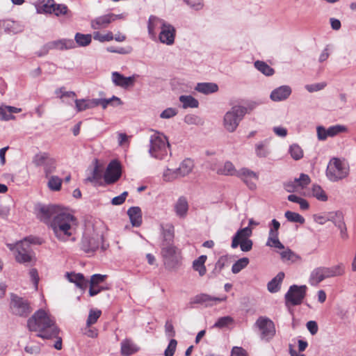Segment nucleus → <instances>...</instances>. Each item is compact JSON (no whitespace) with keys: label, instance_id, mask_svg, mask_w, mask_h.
<instances>
[{"label":"nucleus","instance_id":"c9c22d12","mask_svg":"<svg viewBox=\"0 0 356 356\" xmlns=\"http://www.w3.org/2000/svg\"><path fill=\"white\" fill-rule=\"evenodd\" d=\"M74 40L79 46L86 47L91 42L92 35L90 34L76 33L74 36Z\"/></svg>","mask_w":356,"mask_h":356},{"label":"nucleus","instance_id":"72a5a7b5","mask_svg":"<svg viewBox=\"0 0 356 356\" xmlns=\"http://www.w3.org/2000/svg\"><path fill=\"white\" fill-rule=\"evenodd\" d=\"M254 67L262 74L266 76H272L275 73V70L270 66L264 61L257 60L254 62Z\"/></svg>","mask_w":356,"mask_h":356},{"label":"nucleus","instance_id":"ea45409f","mask_svg":"<svg viewBox=\"0 0 356 356\" xmlns=\"http://www.w3.org/2000/svg\"><path fill=\"white\" fill-rule=\"evenodd\" d=\"M49 157L47 152H39L33 156L32 162L37 167L42 166Z\"/></svg>","mask_w":356,"mask_h":356},{"label":"nucleus","instance_id":"0e129e2a","mask_svg":"<svg viewBox=\"0 0 356 356\" xmlns=\"http://www.w3.org/2000/svg\"><path fill=\"white\" fill-rule=\"evenodd\" d=\"M177 345V341L175 339H172L170 341L167 348L165 350L164 355L165 356H173V355L175 352V350H176Z\"/></svg>","mask_w":356,"mask_h":356},{"label":"nucleus","instance_id":"39448f33","mask_svg":"<svg viewBox=\"0 0 356 356\" xmlns=\"http://www.w3.org/2000/svg\"><path fill=\"white\" fill-rule=\"evenodd\" d=\"M248 113V108L241 105H235L227 111L223 117L222 124L229 133L235 131L241 121Z\"/></svg>","mask_w":356,"mask_h":356},{"label":"nucleus","instance_id":"5fc2aeb1","mask_svg":"<svg viewBox=\"0 0 356 356\" xmlns=\"http://www.w3.org/2000/svg\"><path fill=\"white\" fill-rule=\"evenodd\" d=\"M284 188L288 193H299L301 191L296 179L284 183Z\"/></svg>","mask_w":356,"mask_h":356},{"label":"nucleus","instance_id":"f257e3e1","mask_svg":"<svg viewBox=\"0 0 356 356\" xmlns=\"http://www.w3.org/2000/svg\"><path fill=\"white\" fill-rule=\"evenodd\" d=\"M35 210L37 218L52 229L58 241L65 242L72 236L76 218L65 208L58 204H39Z\"/></svg>","mask_w":356,"mask_h":356},{"label":"nucleus","instance_id":"dca6fc26","mask_svg":"<svg viewBox=\"0 0 356 356\" xmlns=\"http://www.w3.org/2000/svg\"><path fill=\"white\" fill-rule=\"evenodd\" d=\"M237 177L247 185L249 189L252 191L256 189L257 184L255 181L259 179V176L256 172L243 168L238 171Z\"/></svg>","mask_w":356,"mask_h":356},{"label":"nucleus","instance_id":"9d476101","mask_svg":"<svg viewBox=\"0 0 356 356\" xmlns=\"http://www.w3.org/2000/svg\"><path fill=\"white\" fill-rule=\"evenodd\" d=\"M103 235L99 233H85L81 242V249L86 253H93L99 247L101 241H103Z\"/></svg>","mask_w":356,"mask_h":356},{"label":"nucleus","instance_id":"412c9836","mask_svg":"<svg viewBox=\"0 0 356 356\" xmlns=\"http://www.w3.org/2000/svg\"><path fill=\"white\" fill-rule=\"evenodd\" d=\"M65 277L69 282L75 284L77 287L82 290H85L88 287V280L81 273H66Z\"/></svg>","mask_w":356,"mask_h":356},{"label":"nucleus","instance_id":"ddd939ff","mask_svg":"<svg viewBox=\"0 0 356 356\" xmlns=\"http://www.w3.org/2000/svg\"><path fill=\"white\" fill-rule=\"evenodd\" d=\"M122 175L121 165L117 160L111 161L105 171L104 179L107 184L116 182Z\"/></svg>","mask_w":356,"mask_h":356},{"label":"nucleus","instance_id":"4be33fe9","mask_svg":"<svg viewBox=\"0 0 356 356\" xmlns=\"http://www.w3.org/2000/svg\"><path fill=\"white\" fill-rule=\"evenodd\" d=\"M113 16L110 13L99 16L91 20L90 25L93 29H101L106 28L111 22H113Z\"/></svg>","mask_w":356,"mask_h":356},{"label":"nucleus","instance_id":"b1692460","mask_svg":"<svg viewBox=\"0 0 356 356\" xmlns=\"http://www.w3.org/2000/svg\"><path fill=\"white\" fill-rule=\"evenodd\" d=\"M323 267L326 278L340 277L345 274L346 268L343 263H339L338 264L330 267Z\"/></svg>","mask_w":356,"mask_h":356},{"label":"nucleus","instance_id":"37998d69","mask_svg":"<svg viewBox=\"0 0 356 356\" xmlns=\"http://www.w3.org/2000/svg\"><path fill=\"white\" fill-rule=\"evenodd\" d=\"M312 193L314 197L320 201H327V196L323 188L318 185H313Z\"/></svg>","mask_w":356,"mask_h":356},{"label":"nucleus","instance_id":"a18cd8bd","mask_svg":"<svg viewBox=\"0 0 356 356\" xmlns=\"http://www.w3.org/2000/svg\"><path fill=\"white\" fill-rule=\"evenodd\" d=\"M285 218L290 222L303 224L305 218L298 213L286 211L284 213Z\"/></svg>","mask_w":356,"mask_h":356},{"label":"nucleus","instance_id":"6e6d98bb","mask_svg":"<svg viewBox=\"0 0 356 356\" xmlns=\"http://www.w3.org/2000/svg\"><path fill=\"white\" fill-rule=\"evenodd\" d=\"M93 38L95 40H98L101 42H104L106 41H111L113 40V35L112 32H108L106 34H102L101 33L97 31L93 34Z\"/></svg>","mask_w":356,"mask_h":356},{"label":"nucleus","instance_id":"20e7f679","mask_svg":"<svg viewBox=\"0 0 356 356\" xmlns=\"http://www.w3.org/2000/svg\"><path fill=\"white\" fill-rule=\"evenodd\" d=\"M170 144L167 138L162 133L154 131L149 138V155L156 159L163 160L168 156Z\"/></svg>","mask_w":356,"mask_h":356},{"label":"nucleus","instance_id":"680f3d73","mask_svg":"<svg viewBox=\"0 0 356 356\" xmlns=\"http://www.w3.org/2000/svg\"><path fill=\"white\" fill-rule=\"evenodd\" d=\"M178 111L175 108H168L161 112L160 118L163 119H170L177 115Z\"/></svg>","mask_w":356,"mask_h":356},{"label":"nucleus","instance_id":"4d7b16f0","mask_svg":"<svg viewBox=\"0 0 356 356\" xmlns=\"http://www.w3.org/2000/svg\"><path fill=\"white\" fill-rule=\"evenodd\" d=\"M266 141L261 142L256 145V154L259 157H266L268 155L269 151L266 148Z\"/></svg>","mask_w":356,"mask_h":356},{"label":"nucleus","instance_id":"a211bd4d","mask_svg":"<svg viewBox=\"0 0 356 356\" xmlns=\"http://www.w3.org/2000/svg\"><path fill=\"white\" fill-rule=\"evenodd\" d=\"M292 92L291 88L289 86H282L274 89L270 95V98L273 102L284 101L291 95Z\"/></svg>","mask_w":356,"mask_h":356},{"label":"nucleus","instance_id":"13d9d810","mask_svg":"<svg viewBox=\"0 0 356 356\" xmlns=\"http://www.w3.org/2000/svg\"><path fill=\"white\" fill-rule=\"evenodd\" d=\"M295 179L297 181L298 186H300L301 190L307 187L311 181L309 177L304 173L300 174V177Z\"/></svg>","mask_w":356,"mask_h":356},{"label":"nucleus","instance_id":"2eb2a0df","mask_svg":"<svg viewBox=\"0 0 356 356\" xmlns=\"http://www.w3.org/2000/svg\"><path fill=\"white\" fill-rule=\"evenodd\" d=\"M160 29V42L167 45H172L175 42L176 35V30L175 27L165 21Z\"/></svg>","mask_w":356,"mask_h":356},{"label":"nucleus","instance_id":"bb28decb","mask_svg":"<svg viewBox=\"0 0 356 356\" xmlns=\"http://www.w3.org/2000/svg\"><path fill=\"white\" fill-rule=\"evenodd\" d=\"M130 222L134 227H139L142 224V211L138 207H130L127 211Z\"/></svg>","mask_w":356,"mask_h":356},{"label":"nucleus","instance_id":"6e6552de","mask_svg":"<svg viewBox=\"0 0 356 356\" xmlns=\"http://www.w3.org/2000/svg\"><path fill=\"white\" fill-rule=\"evenodd\" d=\"M307 286L305 285H292L284 296L287 307L299 305L305 297Z\"/></svg>","mask_w":356,"mask_h":356},{"label":"nucleus","instance_id":"2f4dec72","mask_svg":"<svg viewBox=\"0 0 356 356\" xmlns=\"http://www.w3.org/2000/svg\"><path fill=\"white\" fill-rule=\"evenodd\" d=\"M207 260L206 255H201L193 262V268L195 270L197 271L200 276L205 275L207 270L204 263Z\"/></svg>","mask_w":356,"mask_h":356},{"label":"nucleus","instance_id":"f8f14e48","mask_svg":"<svg viewBox=\"0 0 356 356\" xmlns=\"http://www.w3.org/2000/svg\"><path fill=\"white\" fill-rule=\"evenodd\" d=\"M227 300V296H224L222 298L220 297H214L207 293H200L192 298H191L189 304L191 305H202L205 307H212L216 305L217 302H220L222 301H225Z\"/></svg>","mask_w":356,"mask_h":356},{"label":"nucleus","instance_id":"58836bf2","mask_svg":"<svg viewBox=\"0 0 356 356\" xmlns=\"http://www.w3.org/2000/svg\"><path fill=\"white\" fill-rule=\"evenodd\" d=\"M164 22L165 20L160 19L156 16H150L149 18L147 26L149 34L154 35L156 27L157 26H160L161 27Z\"/></svg>","mask_w":356,"mask_h":356},{"label":"nucleus","instance_id":"338daca9","mask_svg":"<svg viewBox=\"0 0 356 356\" xmlns=\"http://www.w3.org/2000/svg\"><path fill=\"white\" fill-rule=\"evenodd\" d=\"M184 1L195 10H200L203 8L202 0H184Z\"/></svg>","mask_w":356,"mask_h":356},{"label":"nucleus","instance_id":"69168bd1","mask_svg":"<svg viewBox=\"0 0 356 356\" xmlns=\"http://www.w3.org/2000/svg\"><path fill=\"white\" fill-rule=\"evenodd\" d=\"M326 86L324 82L317 83L314 84L306 85L305 88L309 92H314L323 90Z\"/></svg>","mask_w":356,"mask_h":356},{"label":"nucleus","instance_id":"6ab92c4d","mask_svg":"<svg viewBox=\"0 0 356 356\" xmlns=\"http://www.w3.org/2000/svg\"><path fill=\"white\" fill-rule=\"evenodd\" d=\"M252 234V229L249 227L238 229L232 238L231 247L236 248L241 241L248 239Z\"/></svg>","mask_w":356,"mask_h":356},{"label":"nucleus","instance_id":"c756f323","mask_svg":"<svg viewBox=\"0 0 356 356\" xmlns=\"http://www.w3.org/2000/svg\"><path fill=\"white\" fill-rule=\"evenodd\" d=\"M195 89L199 92L209 95L218 91V86L214 83H198Z\"/></svg>","mask_w":356,"mask_h":356},{"label":"nucleus","instance_id":"de8ad7c7","mask_svg":"<svg viewBox=\"0 0 356 356\" xmlns=\"http://www.w3.org/2000/svg\"><path fill=\"white\" fill-rule=\"evenodd\" d=\"M53 13L57 17L60 15H68L71 12L69 10L67 6L62 3H56L54 9H52Z\"/></svg>","mask_w":356,"mask_h":356},{"label":"nucleus","instance_id":"bf43d9fd","mask_svg":"<svg viewBox=\"0 0 356 356\" xmlns=\"http://www.w3.org/2000/svg\"><path fill=\"white\" fill-rule=\"evenodd\" d=\"M106 277V275L101 274H95L91 276L90 280L88 281L90 286H97L101 283H103Z\"/></svg>","mask_w":356,"mask_h":356},{"label":"nucleus","instance_id":"393cba45","mask_svg":"<svg viewBox=\"0 0 356 356\" xmlns=\"http://www.w3.org/2000/svg\"><path fill=\"white\" fill-rule=\"evenodd\" d=\"M138 350L139 348L131 339H125L121 342L120 353L122 356H129Z\"/></svg>","mask_w":356,"mask_h":356},{"label":"nucleus","instance_id":"1a4fd4ad","mask_svg":"<svg viewBox=\"0 0 356 356\" xmlns=\"http://www.w3.org/2000/svg\"><path fill=\"white\" fill-rule=\"evenodd\" d=\"M75 47V43L72 39H61L49 42L44 44L41 49L36 52L39 57H42L48 54L51 49L67 50Z\"/></svg>","mask_w":356,"mask_h":356},{"label":"nucleus","instance_id":"f704fd0d","mask_svg":"<svg viewBox=\"0 0 356 356\" xmlns=\"http://www.w3.org/2000/svg\"><path fill=\"white\" fill-rule=\"evenodd\" d=\"M218 173L224 175H235L237 177L238 171L235 169L232 163L227 161L225 163L222 168L218 170Z\"/></svg>","mask_w":356,"mask_h":356},{"label":"nucleus","instance_id":"8fccbe9b","mask_svg":"<svg viewBox=\"0 0 356 356\" xmlns=\"http://www.w3.org/2000/svg\"><path fill=\"white\" fill-rule=\"evenodd\" d=\"M62 180L57 176H51L48 181L49 188L54 191H58L60 189Z\"/></svg>","mask_w":356,"mask_h":356},{"label":"nucleus","instance_id":"e2e57ef3","mask_svg":"<svg viewBox=\"0 0 356 356\" xmlns=\"http://www.w3.org/2000/svg\"><path fill=\"white\" fill-rule=\"evenodd\" d=\"M102 178V173L101 171L99 169L98 165H95L94 168L92 175L90 177H88L86 180L90 182H97L99 181Z\"/></svg>","mask_w":356,"mask_h":356},{"label":"nucleus","instance_id":"423d86ee","mask_svg":"<svg viewBox=\"0 0 356 356\" xmlns=\"http://www.w3.org/2000/svg\"><path fill=\"white\" fill-rule=\"evenodd\" d=\"M349 174V166L344 161L332 158L327 167L326 176L331 181H338Z\"/></svg>","mask_w":356,"mask_h":356},{"label":"nucleus","instance_id":"052dcab7","mask_svg":"<svg viewBox=\"0 0 356 356\" xmlns=\"http://www.w3.org/2000/svg\"><path fill=\"white\" fill-rule=\"evenodd\" d=\"M281 258L283 260H291L295 261L296 259L298 258V256L296 254L291 250L289 248L285 249L284 251L280 252Z\"/></svg>","mask_w":356,"mask_h":356},{"label":"nucleus","instance_id":"a19ab883","mask_svg":"<svg viewBox=\"0 0 356 356\" xmlns=\"http://www.w3.org/2000/svg\"><path fill=\"white\" fill-rule=\"evenodd\" d=\"M249 259L243 257L236 261L232 267V272L234 274L238 273L241 270L245 268L249 264Z\"/></svg>","mask_w":356,"mask_h":356},{"label":"nucleus","instance_id":"9b49d317","mask_svg":"<svg viewBox=\"0 0 356 356\" xmlns=\"http://www.w3.org/2000/svg\"><path fill=\"white\" fill-rule=\"evenodd\" d=\"M10 307L15 315L26 317L32 311L28 300L16 295L12 296Z\"/></svg>","mask_w":356,"mask_h":356},{"label":"nucleus","instance_id":"f3484780","mask_svg":"<svg viewBox=\"0 0 356 356\" xmlns=\"http://www.w3.org/2000/svg\"><path fill=\"white\" fill-rule=\"evenodd\" d=\"M327 220L332 221L336 227L340 230V236L343 239H347L348 237L346 225L344 222L343 214L341 211L330 213Z\"/></svg>","mask_w":356,"mask_h":356},{"label":"nucleus","instance_id":"4c0bfd02","mask_svg":"<svg viewBox=\"0 0 356 356\" xmlns=\"http://www.w3.org/2000/svg\"><path fill=\"white\" fill-rule=\"evenodd\" d=\"M162 177L163 179L167 182L173 181L176 179L181 178L178 171H177V168L170 169L169 168H167L165 170H164Z\"/></svg>","mask_w":356,"mask_h":356},{"label":"nucleus","instance_id":"0eeeda50","mask_svg":"<svg viewBox=\"0 0 356 356\" xmlns=\"http://www.w3.org/2000/svg\"><path fill=\"white\" fill-rule=\"evenodd\" d=\"M31 243L28 238H25L15 245H8L10 250L15 251V257L17 262L26 264L32 261L34 253L31 249Z\"/></svg>","mask_w":356,"mask_h":356},{"label":"nucleus","instance_id":"774afa93","mask_svg":"<svg viewBox=\"0 0 356 356\" xmlns=\"http://www.w3.org/2000/svg\"><path fill=\"white\" fill-rule=\"evenodd\" d=\"M128 195V192L124 191L118 196L113 197L111 200V203L113 205H120L123 204Z\"/></svg>","mask_w":356,"mask_h":356},{"label":"nucleus","instance_id":"7c9ffc66","mask_svg":"<svg viewBox=\"0 0 356 356\" xmlns=\"http://www.w3.org/2000/svg\"><path fill=\"white\" fill-rule=\"evenodd\" d=\"M284 277V273L283 272L278 273V274L268 283V290L270 293L277 292L280 289V285Z\"/></svg>","mask_w":356,"mask_h":356},{"label":"nucleus","instance_id":"603ef678","mask_svg":"<svg viewBox=\"0 0 356 356\" xmlns=\"http://www.w3.org/2000/svg\"><path fill=\"white\" fill-rule=\"evenodd\" d=\"M234 322V319L229 316L219 318L214 323L213 327L218 328H223Z\"/></svg>","mask_w":356,"mask_h":356},{"label":"nucleus","instance_id":"79ce46f5","mask_svg":"<svg viewBox=\"0 0 356 356\" xmlns=\"http://www.w3.org/2000/svg\"><path fill=\"white\" fill-rule=\"evenodd\" d=\"M279 234L268 235L266 245L271 248H275L278 249H284V245L280 241L278 238Z\"/></svg>","mask_w":356,"mask_h":356},{"label":"nucleus","instance_id":"5701e85b","mask_svg":"<svg viewBox=\"0 0 356 356\" xmlns=\"http://www.w3.org/2000/svg\"><path fill=\"white\" fill-rule=\"evenodd\" d=\"M112 81L115 86L127 88L134 85V76L126 77L119 72H115L112 74Z\"/></svg>","mask_w":356,"mask_h":356},{"label":"nucleus","instance_id":"7ed1b4c3","mask_svg":"<svg viewBox=\"0 0 356 356\" xmlns=\"http://www.w3.org/2000/svg\"><path fill=\"white\" fill-rule=\"evenodd\" d=\"M161 254L165 268L170 272L177 271L182 265L181 251L175 245L164 244L161 248Z\"/></svg>","mask_w":356,"mask_h":356},{"label":"nucleus","instance_id":"4468645a","mask_svg":"<svg viewBox=\"0 0 356 356\" xmlns=\"http://www.w3.org/2000/svg\"><path fill=\"white\" fill-rule=\"evenodd\" d=\"M255 325L259 327L261 332V338L265 339H270L275 334V327L274 323L267 317H259Z\"/></svg>","mask_w":356,"mask_h":356},{"label":"nucleus","instance_id":"e433bc0d","mask_svg":"<svg viewBox=\"0 0 356 356\" xmlns=\"http://www.w3.org/2000/svg\"><path fill=\"white\" fill-rule=\"evenodd\" d=\"M75 106L78 112L86 111V109L94 108L93 100L84 99H75Z\"/></svg>","mask_w":356,"mask_h":356},{"label":"nucleus","instance_id":"09e8293b","mask_svg":"<svg viewBox=\"0 0 356 356\" xmlns=\"http://www.w3.org/2000/svg\"><path fill=\"white\" fill-rule=\"evenodd\" d=\"M102 312L100 310L90 309L86 321L87 327H90L91 325L95 324L100 317Z\"/></svg>","mask_w":356,"mask_h":356},{"label":"nucleus","instance_id":"aec40b11","mask_svg":"<svg viewBox=\"0 0 356 356\" xmlns=\"http://www.w3.org/2000/svg\"><path fill=\"white\" fill-rule=\"evenodd\" d=\"M162 229V237L163 240L161 243V248H163V245H168L169 246L175 245L173 244L175 237V228L172 224H166L161 227Z\"/></svg>","mask_w":356,"mask_h":356},{"label":"nucleus","instance_id":"864d4df0","mask_svg":"<svg viewBox=\"0 0 356 356\" xmlns=\"http://www.w3.org/2000/svg\"><path fill=\"white\" fill-rule=\"evenodd\" d=\"M3 26L6 31L8 33L15 34L21 31V29H17L18 24L14 21H5L3 22Z\"/></svg>","mask_w":356,"mask_h":356},{"label":"nucleus","instance_id":"f03ea898","mask_svg":"<svg viewBox=\"0 0 356 356\" xmlns=\"http://www.w3.org/2000/svg\"><path fill=\"white\" fill-rule=\"evenodd\" d=\"M29 331L37 332V336L42 339L57 337L59 330L55 318L42 309L36 311L27 321Z\"/></svg>","mask_w":356,"mask_h":356},{"label":"nucleus","instance_id":"a878e982","mask_svg":"<svg viewBox=\"0 0 356 356\" xmlns=\"http://www.w3.org/2000/svg\"><path fill=\"white\" fill-rule=\"evenodd\" d=\"M174 209L176 215L180 218H184L188 213V204L184 197H180L175 204Z\"/></svg>","mask_w":356,"mask_h":356},{"label":"nucleus","instance_id":"c85d7f7f","mask_svg":"<svg viewBox=\"0 0 356 356\" xmlns=\"http://www.w3.org/2000/svg\"><path fill=\"white\" fill-rule=\"evenodd\" d=\"M194 168L193 161L191 159H185L179 165V168H177L179 176L184 177L188 175Z\"/></svg>","mask_w":356,"mask_h":356},{"label":"nucleus","instance_id":"49530a36","mask_svg":"<svg viewBox=\"0 0 356 356\" xmlns=\"http://www.w3.org/2000/svg\"><path fill=\"white\" fill-rule=\"evenodd\" d=\"M289 152L291 157L295 160H299L303 156V151L302 148L297 144H292L289 147Z\"/></svg>","mask_w":356,"mask_h":356},{"label":"nucleus","instance_id":"3c124183","mask_svg":"<svg viewBox=\"0 0 356 356\" xmlns=\"http://www.w3.org/2000/svg\"><path fill=\"white\" fill-rule=\"evenodd\" d=\"M42 166L44 167L46 177H48L56 168V160L50 156Z\"/></svg>","mask_w":356,"mask_h":356},{"label":"nucleus","instance_id":"c03bdc74","mask_svg":"<svg viewBox=\"0 0 356 356\" xmlns=\"http://www.w3.org/2000/svg\"><path fill=\"white\" fill-rule=\"evenodd\" d=\"M347 131V128L344 125L336 124L334 126L330 127L327 129V135L329 137H334L339 135L341 133L346 132Z\"/></svg>","mask_w":356,"mask_h":356},{"label":"nucleus","instance_id":"473e14b6","mask_svg":"<svg viewBox=\"0 0 356 356\" xmlns=\"http://www.w3.org/2000/svg\"><path fill=\"white\" fill-rule=\"evenodd\" d=\"M179 99L182 103V107L184 108H195L199 106L198 101L191 95H181Z\"/></svg>","mask_w":356,"mask_h":356},{"label":"nucleus","instance_id":"cd10ccee","mask_svg":"<svg viewBox=\"0 0 356 356\" xmlns=\"http://www.w3.org/2000/svg\"><path fill=\"white\" fill-rule=\"evenodd\" d=\"M324 272L325 271L323 266L314 268L310 274V284L312 286H317L323 280L327 279L325 277V273Z\"/></svg>","mask_w":356,"mask_h":356}]
</instances>
